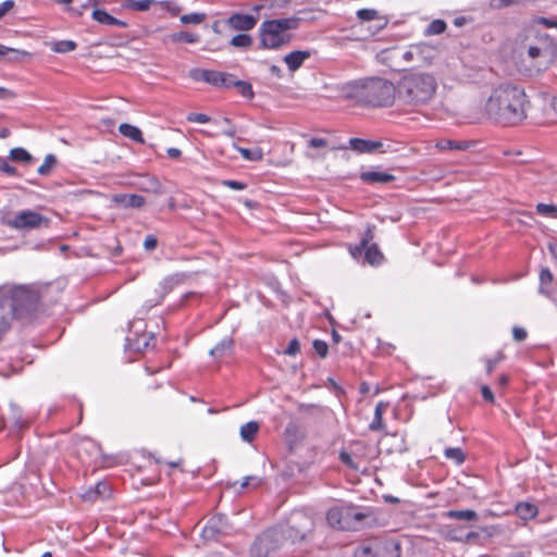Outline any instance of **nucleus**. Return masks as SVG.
<instances>
[{
	"instance_id": "obj_1",
	"label": "nucleus",
	"mask_w": 557,
	"mask_h": 557,
	"mask_svg": "<svg viewBox=\"0 0 557 557\" xmlns=\"http://www.w3.org/2000/svg\"><path fill=\"white\" fill-rule=\"evenodd\" d=\"M529 101L518 85L506 83L497 86L485 103L490 119L504 125H516L527 117Z\"/></svg>"
},
{
	"instance_id": "obj_2",
	"label": "nucleus",
	"mask_w": 557,
	"mask_h": 557,
	"mask_svg": "<svg viewBox=\"0 0 557 557\" xmlns=\"http://www.w3.org/2000/svg\"><path fill=\"white\" fill-rule=\"evenodd\" d=\"M38 293L27 286L0 288V341L15 319L28 318L38 307Z\"/></svg>"
},
{
	"instance_id": "obj_3",
	"label": "nucleus",
	"mask_w": 557,
	"mask_h": 557,
	"mask_svg": "<svg viewBox=\"0 0 557 557\" xmlns=\"http://www.w3.org/2000/svg\"><path fill=\"white\" fill-rule=\"evenodd\" d=\"M436 79L432 74L412 72L404 75L398 82V98L411 106L428 103L435 95Z\"/></svg>"
},
{
	"instance_id": "obj_4",
	"label": "nucleus",
	"mask_w": 557,
	"mask_h": 557,
	"mask_svg": "<svg viewBox=\"0 0 557 557\" xmlns=\"http://www.w3.org/2000/svg\"><path fill=\"white\" fill-rule=\"evenodd\" d=\"M300 18L296 16L267 20L259 28L260 44L265 49L276 50L292 41L290 30L297 29Z\"/></svg>"
},
{
	"instance_id": "obj_5",
	"label": "nucleus",
	"mask_w": 557,
	"mask_h": 557,
	"mask_svg": "<svg viewBox=\"0 0 557 557\" xmlns=\"http://www.w3.org/2000/svg\"><path fill=\"white\" fill-rule=\"evenodd\" d=\"M396 88L387 79L373 77L360 83L357 96L360 100L373 107L391 106L395 98Z\"/></svg>"
},
{
	"instance_id": "obj_6",
	"label": "nucleus",
	"mask_w": 557,
	"mask_h": 557,
	"mask_svg": "<svg viewBox=\"0 0 557 557\" xmlns=\"http://www.w3.org/2000/svg\"><path fill=\"white\" fill-rule=\"evenodd\" d=\"M286 543L278 529H269L259 535L250 548L252 557H285Z\"/></svg>"
},
{
	"instance_id": "obj_7",
	"label": "nucleus",
	"mask_w": 557,
	"mask_h": 557,
	"mask_svg": "<svg viewBox=\"0 0 557 557\" xmlns=\"http://www.w3.org/2000/svg\"><path fill=\"white\" fill-rule=\"evenodd\" d=\"M370 515L354 506L333 507L327 511L329 524L338 530H356Z\"/></svg>"
},
{
	"instance_id": "obj_8",
	"label": "nucleus",
	"mask_w": 557,
	"mask_h": 557,
	"mask_svg": "<svg viewBox=\"0 0 557 557\" xmlns=\"http://www.w3.org/2000/svg\"><path fill=\"white\" fill-rule=\"evenodd\" d=\"M399 545L391 540L369 539L360 543L354 557H399Z\"/></svg>"
},
{
	"instance_id": "obj_9",
	"label": "nucleus",
	"mask_w": 557,
	"mask_h": 557,
	"mask_svg": "<svg viewBox=\"0 0 557 557\" xmlns=\"http://www.w3.org/2000/svg\"><path fill=\"white\" fill-rule=\"evenodd\" d=\"M436 55L435 47L426 42L410 45L400 53V59L406 65H429Z\"/></svg>"
},
{
	"instance_id": "obj_10",
	"label": "nucleus",
	"mask_w": 557,
	"mask_h": 557,
	"mask_svg": "<svg viewBox=\"0 0 557 557\" xmlns=\"http://www.w3.org/2000/svg\"><path fill=\"white\" fill-rule=\"evenodd\" d=\"M47 218L33 210L20 211L7 221L8 226L18 231L39 228L42 224L47 225Z\"/></svg>"
},
{
	"instance_id": "obj_11",
	"label": "nucleus",
	"mask_w": 557,
	"mask_h": 557,
	"mask_svg": "<svg viewBox=\"0 0 557 557\" xmlns=\"http://www.w3.org/2000/svg\"><path fill=\"white\" fill-rule=\"evenodd\" d=\"M373 238V234L370 228L364 233L361 243L355 247H350V253L354 258H359L364 251L366 260L374 265L380 264L383 260V255L375 244H369Z\"/></svg>"
},
{
	"instance_id": "obj_12",
	"label": "nucleus",
	"mask_w": 557,
	"mask_h": 557,
	"mask_svg": "<svg viewBox=\"0 0 557 557\" xmlns=\"http://www.w3.org/2000/svg\"><path fill=\"white\" fill-rule=\"evenodd\" d=\"M313 529V521L307 516H300V521L286 528L278 529L284 534V542L292 544L306 541Z\"/></svg>"
},
{
	"instance_id": "obj_13",
	"label": "nucleus",
	"mask_w": 557,
	"mask_h": 557,
	"mask_svg": "<svg viewBox=\"0 0 557 557\" xmlns=\"http://www.w3.org/2000/svg\"><path fill=\"white\" fill-rule=\"evenodd\" d=\"M232 75L233 74L226 73V72H220V71H213V70H201V69H193L189 72L190 78H193L196 82H205L214 87H223V88L231 87Z\"/></svg>"
},
{
	"instance_id": "obj_14",
	"label": "nucleus",
	"mask_w": 557,
	"mask_h": 557,
	"mask_svg": "<svg viewBox=\"0 0 557 557\" xmlns=\"http://www.w3.org/2000/svg\"><path fill=\"white\" fill-rule=\"evenodd\" d=\"M143 326L144 324L141 320H135L129 325V330L134 333V337H127L128 346L136 351H145L149 349L154 339V335L152 333H137V330H143Z\"/></svg>"
},
{
	"instance_id": "obj_15",
	"label": "nucleus",
	"mask_w": 557,
	"mask_h": 557,
	"mask_svg": "<svg viewBox=\"0 0 557 557\" xmlns=\"http://www.w3.org/2000/svg\"><path fill=\"white\" fill-rule=\"evenodd\" d=\"M183 282V275L182 274H173L164 277L160 283L158 288L156 289V296L152 298H149L146 304L145 308L147 310L151 309L152 307L159 305L162 299L165 297L166 294H169L176 285H180Z\"/></svg>"
},
{
	"instance_id": "obj_16",
	"label": "nucleus",
	"mask_w": 557,
	"mask_h": 557,
	"mask_svg": "<svg viewBox=\"0 0 557 557\" xmlns=\"http://www.w3.org/2000/svg\"><path fill=\"white\" fill-rule=\"evenodd\" d=\"M228 525L226 517L216 515L212 517L201 531V536L205 541H214L220 535L227 532Z\"/></svg>"
},
{
	"instance_id": "obj_17",
	"label": "nucleus",
	"mask_w": 557,
	"mask_h": 557,
	"mask_svg": "<svg viewBox=\"0 0 557 557\" xmlns=\"http://www.w3.org/2000/svg\"><path fill=\"white\" fill-rule=\"evenodd\" d=\"M257 22L258 17L253 15L234 13L227 18L226 24L236 30H250L256 26Z\"/></svg>"
},
{
	"instance_id": "obj_18",
	"label": "nucleus",
	"mask_w": 557,
	"mask_h": 557,
	"mask_svg": "<svg viewBox=\"0 0 557 557\" xmlns=\"http://www.w3.org/2000/svg\"><path fill=\"white\" fill-rule=\"evenodd\" d=\"M357 17L362 22L379 21V23L374 25L373 29L370 28L372 35L377 34L387 25V21L380 18L379 12L374 9H360L357 11Z\"/></svg>"
},
{
	"instance_id": "obj_19",
	"label": "nucleus",
	"mask_w": 557,
	"mask_h": 557,
	"mask_svg": "<svg viewBox=\"0 0 557 557\" xmlns=\"http://www.w3.org/2000/svg\"><path fill=\"white\" fill-rule=\"evenodd\" d=\"M349 146L352 150H355L359 153H371V152L382 149L383 143L366 140V139H361V138H351L349 140Z\"/></svg>"
},
{
	"instance_id": "obj_20",
	"label": "nucleus",
	"mask_w": 557,
	"mask_h": 557,
	"mask_svg": "<svg viewBox=\"0 0 557 557\" xmlns=\"http://www.w3.org/2000/svg\"><path fill=\"white\" fill-rule=\"evenodd\" d=\"M360 180L368 184H388L395 181V176L380 171H366L360 174Z\"/></svg>"
},
{
	"instance_id": "obj_21",
	"label": "nucleus",
	"mask_w": 557,
	"mask_h": 557,
	"mask_svg": "<svg viewBox=\"0 0 557 557\" xmlns=\"http://www.w3.org/2000/svg\"><path fill=\"white\" fill-rule=\"evenodd\" d=\"M113 201L123 208H141L145 205V198L136 194H117L113 197Z\"/></svg>"
},
{
	"instance_id": "obj_22",
	"label": "nucleus",
	"mask_w": 557,
	"mask_h": 557,
	"mask_svg": "<svg viewBox=\"0 0 557 557\" xmlns=\"http://www.w3.org/2000/svg\"><path fill=\"white\" fill-rule=\"evenodd\" d=\"M310 55L311 53L309 51L296 50L286 54L284 57V62L292 72H295L302 65V63L307 59L310 58Z\"/></svg>"
},
{
	"instance_id": "obj_23",
	"label": "nucleus",
	"mask_w": 557,
	"mask_h": 557,
	"mask_svg": "<svg viewBox=\"0 0 557 557\" xmlns=\"http://www.w3.org/2000/svg\"><path fill=\"white\" fill-rule=\"evenodd\" d=\"M539 293L555 300L553 288V274L548 269H542L540 272Z\"/></svg>"
},
{
	"instance_id": "obj_24",
	"label": "nucleus",
	"mask_w": 557,
	"mask_h": 557,
	"mask_svg": "<svg viewBox=\"0 0 557 557\" xmlns=\"http://www.w3.org/2000/svg\"><path fill=\"white\" fill-rule=\"evenodd\" d=\"M91 16L95 21L103 25L117 26L123 28L127 26L126 22L115 18L107 11L101 9H94Z\"/></svg>"
},
{
	"instance_id": "obj_25",
	"label": "nucleus",
	"mask_w": 557,
	"mask_h": 557,
	"mask_svg": "<svg viewBox=\"0 0 557 557\" xmlns=\"http://www.w3.org/2000/svg\"><path fill=\"white\" fill-rule=\"evenodd\" d=\"M200 40V36L196 33H190L186 30H181L176 33L169 34L163 41H169L173 44L177 42H186V44H197Z\"/></svg>"
},
{
	"instance_id": "obj_26",
	"label": "nucleus",
	"mask_w": 557,
	"mask_h": 557,
	"mask_svg": "<svg viewBox=\"0 0 557 557\" xmlns=\"http://www.w3.org/2000/svg\"><path fill=\"white\" fill-rule=\"evenodd\" d=\"M119 132L123 136L132 139V140H134V141H136L138 144H145V139L143 137V133H141V131L137 126H134V125L128 124V123H122L119 126Z\"/></svg>"
},
{
	"instance_id": "obj_27",
	"label": "nucleus",
	"mask_w": 557,
	"mask_h": 557,
	"mask_svg": "<svg viewBox=\"0 0 557 557\" xmlns=\"http://www.w3.org/2000/svg\"><path fill=\"white\" fill-rule=\"evenodd\" d=\"M537 512V507L532 503H518L516 505V513L521 520L529 521L533 519Z\"/></svg>"
},
{
	"instance_id": "obj_28",
	"label": "nucleus",
	"mask_w": 557,
	"mask_h": 557,
	"mask_svg": "<svg viewBox=\"0 0 557 557\" xmlns=\"http://www.w3.org/2000/svg\"><path fill=\"white\" fill-rule=\"evenodd\" d=\"M233 339L231 337H224L219 344H216L211 350L210 355L214 358H222L231 352L233 348Z\"/></svg>"
},
{
	"instance_id": "obj_29",
	"label": "nucleus",
	"mask_w": 557,
	"mask_h": 557,
	"mask_svg": "<svg viewBox=\"0 0 557 557\" xmlns=\"http://www.w3.org/2000/svg\"><path fill=\"white\" fill-rule=\"evenodd\" d=\"M386 407H387L386 403L380 401L376 404L375 409H374L373 420L369 425V429L371 431H377V430L383 429V426H384L383 414H384Z\"/></svg>"
},
{
	"instance_id": "obj_30",
	"label": "nucleus",
	"mask_w": 557,
	"mask_h": 557,
	"mask_svg": "<svg viewBox=\"0 0 557 557\" xmlns=\"http://www.w3.org/2000/svg\"><path fill=\"white\" fill-rule=\"evenodd\" d=\"M139 188L147 193L162 195L165 193L163 185L153 176L147 177L139 186Z\"/></svg>"
},
{
	"instance_id": "obj_31",
	"label": "nucleus",
	"mask_w": 557,
	"mask_h": 557,
	"mask_svg": "<svg viewBox=\"0 0 557 557\" xmlns=\"http://www.w3.org/2000/svg\"><path fill=\"white\" fill-rule=\"evenodd\" d=\"M259 431V423L249 421L240 426L239 434L244 442L250 443Z\"/></svg>"
},
{
	"instance_id": "obj_32",
	"label": "nucleus",
	"mask_w": 557,
	"mask_h": 557,
	"mask_svg": "<svg viewBox=\"0 0 557 557\" xmlns=\"http://www.w3.org/2000/svg\"><path fill=\"white\" fill-rule=\"evenodd\" d=\"M446 517L462 521H476L479 519L478 513L472 509L449 510L446 512Z\"/></svg>"
},
{
	"instance_id": "obj_33",
	"label": "nucleus",
	"mask_w": 557,
	"mask_h": 557,
	"mask_svg": "<svg viewBox=\"0 0 557 557\" xmlns=\"http://www.w3.org/2000/svg\"><path fill=\"white\" fill-rule=\"evenodd\" d=\"M435 147L438 150H466L469 145L466 141H458L451 139H441L436 143Z\"/></svg>"
},
{
	"instance_id": "obj_34",
	"label": "nucleus",
	"mask_w": 557,
	"mask_h": 557,
	"mask_svg": "<svg viewBox=\"0 0 557 557\" xmlns=\"http://www.w3.org/2000/svg\"><path fill=\"white\" fill-rule=\"evenodd\" d=\"M231 82H232L231 87H236L243 97H245L247 99L253 98L255 94H253L252 86L250 83L236 79L234 75H232Z\"/></svg>"
},
{
	"instance_id": "obj_35",
	"label": "nucleus",
	"mask_w": 557,
	"mask_h": 557,
	"mask_svg": "<svg viewBox=\"0 0 557 557\" xmlns=\"http://www.w3.org/2000/svg\"><path fill=\"white\" fill-rule=\"evenodd\" d=\"M27 54L28 53L24 50L9 48L3 45L0 46V57L4 58L8 61H18Z\"/></svg>"
},
{
	"instance_id": "obj_36",
	"label": "nucleus",
	"mask_w": 557,
	"mask_h": 557,
	"mask_svg": "<svg viewBox=\"0 0 557 557\" xmlns=\"http://www.w3.org/2000/svg\"><path fill=\"white\" fill-rule=\"evenodd\" d=\"M447 28V24L443 20H434L432 21L426 28L424 29L425 36H435L443 34Z\"/></svg>"
},
{
	"instance_id": "obj_37",
	"label": "nucleus",
	"mask_w": 557,
	"mask_h": 557,
	"mask_svg": "<svg viewBox=\"0 0 557 557\" xmlns=\"http://www.w3.org/2000/svg\"><path fill=\"white\" fill-rule=\"evenodd\" d=\"M236 149L242 154V157L248 161H260L263 158V152L259 147L253 149L237 147Z\"/></svg>"
},
{
	"instance_id": "obj_38",
	"label": "nucleus",
	"mask_w": 557,
	"mask_h": 557,
	"mask_svg": "<svg viewBox=\"0 0 557 557\" xmlns=\"http://www.w3.org/2000/svg\"><path fill=\"white\" fill-rule=\"evenodd\" d=\"M206 18H207L206 13L194 12V13L181 15L180 21L184 25H189V24L198 25V24H201Z\"/></svg>"
},
{
	"instance_id": "obj_39",
	"label": "nucleus",
	"mask_w": 557,
	"mask_h": 557,
	"mask_svg": "<svg viewBox=\"0 0 557 557\" xmlns=\"http://www.w3.org/2000/svg\"><path fill=\"white\" fill-rule=\"evenodd\" d=\"M77 47L76 42L73 40H59L52 44V51L57 53H66L75 50Z\"/></svg>"
},
{
	"instance_id": "obj_40",
	"label": "nucleus",
	"mask_w": 557,
	"mask_h": 557,
	"mask_svg": "<svg viewBox=\"0 0 557 557\" xmlns=\"http://www.w3.org/2000/svg\"><path fill=\"white\" fill-rule=\"evenodd\" d=\"M154 0H126L124 7L136 11H147Z\"/></svg>"
},
{
	"instance_id": "obj_41",
	"label": "nucleus",
	"mask_w": 557,
	"mask_h": 557,
	"mask_svg": "<svg viewBox=\"0 0 557 557\" xmlns=\"http://www.w3.org/2000/svg\"><path fill=\"white\" fill-rule=\"evenodd\" d=\"M444 455L447 459L454 460L457 465H461L466 459L463 451L458 447L446 448Z\"/></svg>"
},
{
	"instance_id": "obj_42",
	"label": "nucleus",
	"mask_w": 557,
	"mask_h": 557,
	"mask_svg": "<svg viewBox=\"0 0 557 557\" xmlns=\"http://www.w3.org/2000/svg\"><path fill=\"white\" fill-rule=\"evenodd\" d=\"M57 158L54 154H47L42 164L38 168L37 172L38 174L45 176L48 175L51 171V169L55 165Z\"/></svg>"
},
{
	"instance_id": "obj_43",
	"label": "nucleus",
	"mask_w": 557,
	"mask_h": 557,
	"mask_svg": "<svg viewBox=\"0 0 557 557\" xmlns=\"http://www.w3.org/2000/svg\"><path fill=\"white\" fill-rule=\"evenodd\" d=\"M252 44V38L247 34H239L232 38L231 45L236 48H249Z\"/></svg>"
},
{
	"instance_id": "obj_44",
	"label": "nucleus",
	"mask_w": 557,
	"mask_h": 557,
	"mask_svg": "<svg viewBox=\"0 0 557 557\" xmlns=\"http://www.w3.org/2000/svg\"><path fill=\"white\" fill-rule=\"evenodd\" d=\"M10 158L14 161H20V162L32 161V156L24 148H13L10 151Z\"/></svg>"
},
{
	"instance_id": "obj_45",
	"label": "nucleus",
	"mask_w": 557,
	"mask_h": 557,
	"mask_svg": "<svg viewBox=\"0 0 557 557\" xmlns=\"http://www.w3.org/2000/svg\"><path fill=\"white\" fill-rule=\"evenodd\" d=\"M536 212L544 216L557 218V206L548 203H537Z\"/></svg>"
},
{
	"instance_id": "obj_46",
	"label": "nucleus",
	"mask_w": 557,
	"mask_h": 557,
	"mask_svg": "<svg viewBox=\"0 0 557 557\" xmlns=\"http://www.w3.org/2000/svg\"><path fill=\"white\" fill-rule=\"evenodd\" d=\"M110 493V487L108 485L107 482H98L95 486V490L94 491H90L87 495L88 498H92L94 494L98 497H101V498H104L109 495Z\"/></svg>"
},
{
	"instance_id": "obj_47",
	"label": "nucleus",
	"mask_w": 557,
	"mask_h": 557,
	"mask_svg": "<svg viewBox=\"0 0 557 557\" xmlns=\"http://www.w3.org/2000/svg\"><path fill=\"white\" fill-rule=\"evenodd\" d=\"M313 348L315 352L322 358H324L327 355L329 346L324 341L315 339L313 342Z\"/></svg>"
},
{
	"instance_id": "obj_48",
	"label": "nucleus",
	"mask_w": 557,
	"mask_h": 557,
	"mask_svg": "<svg viewBox=\"0 0 557 557\" xmlns=\"http://www.w3.org/2000/svg\"><path fill=\"white\" fill-rule=\"evenodd\" d=\"M187 121L188 122H194V123L205 124V123H208L210 121V117L207 114H203V113H189L187 115Z\"/></svg>"
},
{
	"instance_id": "obj_49",
	"label": "nucleus",
	"mask_w": 557,
	"mask_h": 557,
	"mask_svg": "<svg viewBox=\"0 0 557 557\" xmlns=\"http://www.w3.org/2000/svg\"><path fill=\"white\" fill-rule=\"evenodd\" d=\"M250 480H253V487H258L262 483V479L257 475L245 476L243 482L240 483V491L247 486H250Z\"/></svg>"
},
{
	"instance_id": "obj_50",
	"label": "nucleus",
	"mask_w": 557,
	"mask_h": 557,
	"mask_svg": "<svg viewBox=\"0 0 557 557\" xmlns=\"http://www.w3.org/2000/svg\"><path fill=\"white\" fill-rule=\"evenodd\" d=\"M299 350H300V343L298 342V339L294 338L288 343L284 352L288 356H295Z\"/></svg>"
},
{
	"instance_id": "obj_51",
	"label": "nucleus",
	"mask_w": 557,
	"mask_h": 557,
	"mask_svg": "<svg viewBox=\"0 0 557 557\" xmlns=\"http://www.w3.org/2000/svg\"><path fill=\"white\" fill-rule=\"evenodd\" d=\"M339 459L343 463H345L346 466H348L349 468L354 469V470H358L359 467L358 465H356L351 458V456L346 453V451H342L339 454Z\"/></svg>"
},
{
	"instance_id": "obj_52",
	"label": "nucleus",
	"mask_w": 557,
	"mask_h": 557,
	"mask_svg": "<svg viewBox=\"0 0 557 557\" xmlns=\"http://www.w3.org/2000/svg\"><path fill=\"white\" fill-rule=\"evenodd\" d=\"M512 336H513L515 341L522 342V341H524L527 338L528 333L522 327L513 326V329H512Z\"/></svg>"
},
{
	"instance_id": "obj_53",
	"label": "nucleus",
	"mask_w": 557,
	"mask_h": 557,
	"mask_svg": "<svg viewBox=\"0 0 557 557\" xmlns=\"http://www.w3.org/2000/svg\"><path fill=\"white\" fill-rule=\"evenodd\" d=\"M516 0H491V7L494 9H503L513 5Z\"/></svg>"
},
{
	"instance_id": "obj_54",
	"label": "nucleus",
	"mask_w": 557,
	"mask_h": 557,
	"mask_svg": "<svg viewBox=\"0 0 557 557\" xmlns=\"http://www.w3.org/2000/svg\"><path fill=\"white\" fill-rule=\"evenodd\" d=\"M158 240L153 235H148L144 240V247L146 250L150 251L157 247Z\"/></svg>"
},
{
	"instance_id": "obj_55",
	"label": "nucleus",
	"mask_w": 557,
	"mask_h": 557,
	"mask_svg": "<svg viewBox=\"0 0 557 557\" xmlns=\"http://www.w3.org/2000/svg\"><path fill=\"white\" fill-rule=\"evenodd\" d=\"M14 7L13 0H5L0 3V20Z\"/></svg>"
},
{
	"instance_id": "obj_56",
	"label": "nucleus",
	"mask_w": 557,
	"mask_h": 557,
	"mask_svg": "<svg viewBox=\"0 0 557 557\" xmlns=\"http://www.w3.org/2000/svg\"><path fill=\"white\" fill-rule=\"evenodd\" d=\"M223 185L235 190H243L246 188V184L239 181H224Z\"/></svg>"
},
{
	"instance_id": "obj_57",
	"label": "nucleus",
	"mask_w": 557,
	"mask_h": 557,
	"mask_svg": "<svg viewBox=\"0 0 557 557\" xmlns=\"http://www.w3.org/2000/svg\"><path fill=\"white\" fill-rule=\"evenodd\" d=\"M543 52V47L542 46H529L528 47V55L531 58V59H535L537 57H540Z\"/></svg>"
},
{
	"instance_id": "obj_58",
	"label": "nucleus",
	"mask_w": 557,
	"mask_h": 557,
	"mask_svg": "<svg viewBox=\"0 0 557 557\" xmlns=\"http://www.w3.org/2000/svg\"><path fill=\"white\" fill-rule=\"evenodd\" d=\"M0 171H2L3 173H7L9 175L15 174V168L10 165L5 160L0 161Z\"/></svg>"
},
{
	"instance_id": "obj_59",
	"label": "nucleus",
	"mask_w": 557,
	"mask_h": 557,
	"mask_svg": "<svg viewBox=\"0 0 557 557\" xmlns=\"http://www.w3.org/2000/svg\"><path fill=\"white\" fill-rule=\"evenodd\" d=\"M326 145H327V141L323 138L313 137L309 140V146L311 148H322V147H325Z\"/></svg>"
},
{
	"instance_id": "obj_60",
	"label": "nucleus",
	"mask_w": 557,
	"mask_h": 557,
	"mask_svg": "<svg viewBox=\"0 0 557 557\" xmlns=\"http://www.w3.org/2000/svg\"><path fill=\"white\" fill-rule=\"evenodd\" d=\"M481 393H482L483 398L486 401H488V403H493L494 401V395H493V393H492V391H491V388L488 386L483 385L481 387Z\"/></svg>"
},
{
	"instance_id": "obj_61",
	"label": "nucleus",
	"mask_w": 557,
	"mask_h": 557,
	"mask_svg": "<svg viewBox=\"0 0 557 557\" xmlns=\"http://www.w3.org/2000/svg\"><path fill=\"white\" fill-rule=\"evenodd\" d=\"M166 153H168V156H169L170 158H172V159H177V158H180V157H181V154H182L181 150H180V149H177V148H169V149L166 150Z\"/></svg>"
},
{
	"instance_id": "obj_62",
	"label": "nucleus",
	"mask_w": 557,
	"mask_h": 557,
	"mask_svg": "<svg viewBox=\"0 0 557 557\" xmlns=\"http://www.w3.org/2000/svg\"><path fill=\"white\" fill-rule=\"evenodd\" d=\"M497 363H498V360L487 359L486 360V372L491 373L495 369Z\"/></svg>"
},
{
	"instance_id": "obj_63",
	"label": "nucleus",
	"mask_w": 557,
	"mask_h": 557,
	"mask_svg": "<svg viewBox=\"0 0 557 557\" xmlns=\"http://www.w3.org/2000/svg\"><path fill=\"white\" fill-rule=\"evenodd\" d=\"M270 72L275 77H278V78L282 77V70L277 65H271Z\"/></svg>"
},
{
	"instance_id": "obj_64",
	"label": "nucleus",
	"mask_w": 557,
	"mask_h": 557,
	"mask_svg": "<svg viewBox=\"0 0 557 557\" xmlns=\"http://www.w3.org/2000/svg\"><path fill=\"white\" fill-rule=\"evenodd\" d=\"M537 22L543 24V25H545L546 27H554L555 26L554 25L555 21H550V20H548L546 17H540V18H537Z\"/></svg>"
}]
</instances>
